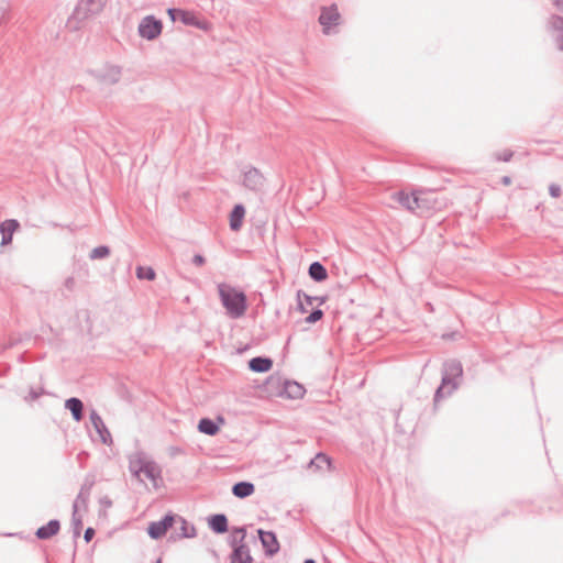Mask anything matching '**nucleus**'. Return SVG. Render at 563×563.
<instances>
[{
    "instance_id": "28",
    "label": "nucleus",
    "mask_w": 563,
    "mask_h": 563,
    "mask_svg": "<svg viewBox=\"0 0 563 563\" xmlns=\"http://www.w3.org/2000/svg\"><path fill=\"white\" fill-rule=\"evenodd\" d=\"M323 316V312L322 310L318 309V310H314L313 312H311L307 318H306V322L307 323H314L319 320H321Z\"/></svg>"
},
{
    "instance_id": "31",
    "label": "nucleus",
    "mask_w": 563,
    "mask_h": 563,
    "mask_svg": "<svg viewBox=\"0 0 563 563\" xmlns=\"http://www.w3.org/2000/svg\"><path fill=\"white\" fill-rule=\"evenodd\" d=\"M550 195L554 198H558L561 195V188L558 185H551L549 187Z\"/></svg>"
},
{
    "instance_id": "3",
    "label": "nucleus",
    "mask_w": 563,
    "mask_h": 563,
    "mask_svg": "<svg viewBox=\"0 0 563 563\" xmlns=\"http://www.w3.org/2000/svg\"><path fill=\"white\" fill-rule=\"evenodd\" d=\"M399 202L410 211L429 210L434 207L435 200L427 192L400 194Z\"/></svg>"
},
{
    "instance_id": "40",
    "label": "nucleus",
    "mask_w": 563,
    "mask_h": 563,
    "mask_svg": "<svg viewBox=\"0 0 563 563\" xmlns=\"http://www.w3.org/2000/svg\"><path fill=\"white\" fill-rule=\"evenodd\" d=\"M157 563H161V562H157Z\"/></svg>"
},
{
    "instance_id": "24",
    "label": "nucleus",
    "mask_w": 563,
    "mask_h": 563,
    "mask_svg": "<svg viewBox=\"0 0 563 563\" xmlns=\"http://www.w3.org/2000/svg\"><path fill=\"white\" fill-rule=\"evenodd\" d=\"M297 299H298V309H299V311L301 313H306L308 310H307L305 303L310 305L311 303V298L308 295L299 291L297 294Z\"/></svg>"
},
{
    "instance_id": "13",
    "label": "nucleus",
    "mask_w": 563,
    "mask_h": 563,
    "mask_svg": "<svg viewBox=\"0 0 563 563\" xmlns=\"http://www.w3.org/2000/svg\"><path fill=\"white\" fill-rule=\"evenodd\" d=\"M249 367L256 373H266L272 369L273 361L268 357H254L250 360Z\"/></svg>"
},
{
    "instance_id": "2",
    "label": "nucleus",
    "mask_w": 563,
    "mask_h": 563,
    "mask_svg": "<svg viewBox=\"0 0 563 563\" xmlns=\"http://www.w3.org/2000/svg\"><path fill=\"white\" fill-rule=\"evenodd\" d=\"M219 296L228 314L232 318H240L246 311L245 294L228 284H219Z\"/></svg>"
},
{
    "instance_id": "34",
    "label": "nucleus",
    "mask_w": 563,
    "mask_h": 563,
    "mask_svg": "<svg viewBox=\"0 0 563 563\" xmlns=\"http://www.w3.org/2000/svg\"><path fill=\"white\" fill-rule=\"evenodd\" d=\"M194 263H195L196 265H202V264L205 263V258H203L201 255H196V256L194 257Z\"/></svg>"
},
{
    "instance_id": "18",
    "label": "nucleus",
    "mask_w": 563,
    "mask_h": 563,
    "mask_svg": "<svg viewBox=\"0 0 563 563\" xmlns=\"http://www.w3.org/2000/svg\"><path fill=\"white\" fill-rule=\"evenodd\" d=\"M65 406L67 409L71 411V415L76 421H80L82 419V402L78 398H70L66 400Z\"/></svg>"
},
{
    "instance_id": "25",
    "label": "nucleus",
    "mask_w": 563,
    "mask_h": 563,
    "mask_svg": "<svg viewBox=\"0 0 563 563\" xmlns=\"http://www.w3.org/2000/svg\"><path fill=\"white\" fill-rule=\"evenodd\" d=\"M9 3L5 0H0V26L9 20Z\"/></svg>"
},
{
    "instance_id": "7",
    "label": "nucleus",
    "mask_w": 563,
    "mask_h": 563,
    "mask_svg": "<svg viewBox=\"0 0 563 563\" xmlns=\"http://www.w3.org/2000/svg\"><path fill=\"white\" fill-rule=\"evenodd\" d=\"M162 22L153 16H146L139 25L140 35L147 40H153L162 33Z\"/></svg>"
},
{
    "instance_id": "6",
    "label": "nucleus",
    "mask_w": 563,
    "mask_h": 563,
    "mask_svg": "<svg viewBox=\"0 0 563 563\" xmlns=\"http://www.w3.org/2000/svg\"><path fill=\"white\" fill-rule=\"evenodd\" d=\"M340 22L341 14L336 4L321 8L319 23L321 24L324 34H330L331 30L338 26Z\"/></svg>"
},
{
    "instance_id": "22",
    "label": "nucleus",
    "mask_w": 563,
    "mask_h": 563,
    "mask_svg": "<svg viewBox=\"0 0 563 563\" xmlns=\"http://www.w3.org/2000/svg\"><path fill=\"white\" fill-rule=\"evenodd\" d=\"M285 393L292 398H300L303 396L305 389L296 382L285 383Z\"/></svg>"
},
{
    "instance_id": "21",
    "label": "nucleus",
    "mask_w": 563,
    "mask_h": 563,
    "mask_svg": "<svg viewBox=\"0 0 563 563\" xmlns=\"http://www.w3.org/2000/svg\"><path fill=\"white\" fill-rule=\"evenodd\" d=\"M309 275L318 282H322L328 277L325 268L318 262H314L309 267Z\"/></svg>"
},
{
    "instance_id": "5",
    "label": "nucleus",
    "mask_w": 563,
    "mask_h": 563,
    "mask_svg": "<svg viewBox=\"0 0 563 563\" xmlns=\"http://www.w3.org/2000/svg\"><path fill=\"white\" fill-rule=\"evenodd\" d=\"M167 14L174 22L179 19L184 24L194 25L203 31H209L211 24L206 20H200L194 12L178 9H168Z\"/></svg>"
},
{
    "instance_id": "12",
    "label": "nucleus",
    "mask_w": 563,
    "mask_h": 563,
    "mask_svg": "<svg viewBox=\"0 0 563 563\" xmlns=\"http://www.w3.org/2000/svg\"><path fill=\"white\" fill-rule=\"evenodd\" d=\"M263 176L256 168H250L244 173L243 185L252 190L258 189Z\"/></svg>"
},
{
    "instance_id": "17",
    "label": "nucleus",
    "mask_w": 563,
    "mask_h": 563,
    "mask_svg": "<svg viewBox=\"0 0 563 563\" xmlns=\"http://www.w3.org/2000/svg\"><path fill=\"white\" fill-rule=\"evenodd\" d=\"M331 468V461L325 454H317L309 464L311 471H329Z\"/></svg>"
},
{
    "instance_id": "36",
    "label": "nucleus",
    "mask_w": 563,
    "mask_h": 563,
    "mask_svg": "<svg viewBox=\"0 0 563 563\" xmlns=\"http://www.w3.org/2000/svg\"><path fill=\"white\" fill-rule=\"evenodd\" d=\"M501 183L505 185V186H509L511 184V179L510 177L508 176H505L501 178Z\"/></svg>"
},
{
    "instance_id": "1",
    "label": "nucleus",
    "mask_w": 563,
    "mask_h": 563,
    "mask_svg": "<svg viewBox=\"0 0 563 563\" xmlns=\"http://www.w3.org/2000/svg\"><path fill=\"white\" fill-rule=\"evenodd\" d=\"M130 471L142 483L157 489L162 486V471L159 466L143 454L136 453L130 456Z\"/></svg>"
},
{
    "instance_id": "8",
    "label": "nucleus",
    "mask_w": 563,
    "mask_h": 563,
    "mask_svg": "<svg viewBox=\"0 0 563 563\" xmlns=\"http://www.w3.org/2000/svg\"><path fill=\"white\" fill-rule=\"evenodd\" d=\"M174 521H175L174 516L168 515L161 521L151 522L147 528V532H148L150 537L152 539L162 538L163 536H165L167 530L173 526Z\"/></svg>"
},
{
    "instance_id": "20",
    "label": "nucleus",
    "mask_w": 563,
    "mask_h": 563,
    "mask_svg": "<svg viewBox=\"0 0 563 563\" xmlns=\"http://www.w3.org/2000/svg\"><path fill=\"white\" fill-rule=\"evenodd\" d=\"M210 527L218 533H223L228 529V520L224 515H214L210 518Z\"/></svg>"
},
{
    "instance_id": "11",
    "label": "nucleus",
    "mask_w": 563,
    "mask_h": 563,
    "mask_svg": "<svg viewBox=\"0 0 563 563\" xmlns=\"http://www.w3.org/2000/svg\"><path fill=\"white\" fill-rule=\"evenodd\" d=\"M19 228H20V223L14 219L2 221L1 227H0V233L2 235V239H1L2 246H7L12 243L13 234L15 231L19 230Z\"/></svg>"
},
{
    "instance_id": "32",
    "label": "nucleus",
    "mask_w": 563,
    "mask_h": 563,
    "mask_svg": "<svg viewBox=\"0 0 563 563\" xmlns=\"http://www.w3.org/2000/svg\"><path fill=\"white\" fill-rule=\"evenodd\" d=\"M266 385H279L280 384V378L278 376H275V375H271L267 379H266Z\"/></svg>"
},
{
    "instance_id": "30",
    "label": "nucleus",
    "mask_w": 563,
    "mask_h": 563,
    "mask_svg": "<svg viewBox=\"0 0 563 563\" xmlns=\"http://www.w3.org/2000/svg\"><path fill=\"white\" fill-rule=\"evenodd\" d=\"M498 159L508 162L512 157V152L509 150H505L497 154Z\"/></svg>"
},
{
    "instance_id": "19",
    "label": "nucleus",
    "mask_w": 563,
    "mask_h": 563,
    "mask_svg": "<svg viewBox=\"0 0 563 563\" xmlns=\"http://www.w3.org/2000/svg\"><path fill=\"white\" fill-rule=\"evenodd\" d=\"M255 488L252 483L241 482L233 486L232 492L239 498H245L254 493Z\"/></svg>"
},
{
    "instance_id": "16",
    "label": "nucleus",
    "mask_w": 563,
    "mask_h": 563,
    "mask_svg": "<svg viewBox=\"0 0 563 563\" xmlns=\"http://www.w3.org/2000/svg\"><path fill=\"white\" fill-rule=\"evenodd\" d=\"M59 522L57 520H51L46 526L37 529L36 536L40 539H48L55 536L59 531Z\"/></svg>"
},
{
    "instance_id": "9",
    "label": "nucleus",
    "mask_w": 563,
    "mask_h": 563,
    "mask_svg": "<svg viewBox=\"0 0 563 563\" xmlns=\"http://www.w3.org/2000/svg\"><path fill=\"white\" fill-rule=\"evenodd\" d=\"M258 537L267 555L272 556L279 551L276 534L271 531L258 530Z\"/></svg>"
},
{
    "instance_id": "33",
    "label": "nucleus",
    "mask_w": 563,
    "mask_h": 563,
    "mask_svg": "<svg viewBox=\"0 0 563 563\" xmlns=\"http://www.w3.org/2000/svg\"><path fill=\"white\" fill-rule=\"evenodd\" d=\"M93 536H95V530L92 528L86 529L85 536H84L85 541L90 542L92 540Z\"/></svg>"
},
{
    "instance_id": "29",
    "label": "nucleus",
    "mask_w": 563,
    "mask_h": 563,
    "mask_svg": "<svg viewBox=\"0 0 563 563\" xmlns=\"http://www.w3.org/2000/svg\"><path fill=\"white\" fill-rule=\"evenodd\" d=\"M181 530H183V533H181L183 537L189 538L192 536L194 528L188 527L187 522L185 520H181Z\"/></svg>"
},
{
    "instance_id": "38",
    "label": "nucleus",
    "mask_w": 563,
    "mask_h": 563,
    "mask_svg": "<svg viewBox=\"0 0 563 563\" xmlns=\"http://www.w3.org/2000/svg\"><path fill=\"white\" fill-rule=\"evenodd\" d=\"M303 563H316L313 560H306Z\"/></svg>"
},
{
    "instance_id": "4",
    "label": "nucleus",
    "mask_w": 563,
    "mask_h": 563,
    "mask_svg": "<svg viewBox=\"0 0 563 563\" xmlns=\"http://www.w3.org/2000/svg\"><path fill=\"white\" fill-rule=\"evenodd\" d=\"M106 0H79L68 25L71 26L73 21H80L99 13Z\"/></svg>"
},
{
    "instance_id": "15",
    "label": "nucleus",
    "mask_w": 563,
    "mask_h": 563,
    "mask_svg": "<svg viewBox=\"0 0 563 563\" xmlns=\"http://www.w3.org/2000/svg\"><path fill=\"white\" fill-rule=\"evenodd\" d=\"M231 563H252V556L245 545H236L231 555Z\"/></svg>"
},
{
    "instance_id": "23",
    "label": "nucleus",
    "mask_w": 563,
    "mask_h": 563,
    "mask_svg": "<svg viewBox=\"0 0 563 563\" xmlns=\"http://www.w3.org/2000/svg\"><path fill=\"white\" fill-rule=\"evenodd\" d=\"M136 276L139 279L153 280L155 278V272L152 267L139 266L136 268Z\"/></svg>"
},
{
    "instance_id": "10",
    "label": "nucleus",
    "mask_w": 563,
    "mask_h": 563,
    "mask_svg": "<svg viewBox=\"0 0 563 563\" xmlns=\"http://www.w3.org/2000/svg\"><path fill=\"white\" fill-rule=\"evenodd\" d=\"M225 420L221 416L217 417L216 421L208 418H202L198 423V430L201 433L208 435H216L220 431L221 426H223Z\"/></svg>"
},
{
    "instance_id": "39",
    "label": "nucleus",
    "mask_w": 563,
    "mask_h": 563,
    "mask_svg": "<svg viewBox=\"0 0 563 563\" xmlns=\"http://www.w3.org/2000/svg\"><path fill=\"white\" fill-rule=\"evenodd\" d=\"M442 389H443V387H440V388L438 389V395H439V394H441Z\"/></svg>"
},
{
    "instance_id": "27",
    "label": "nucleus",
    "mask_w": 563,
    "mask_h": 563,
    "mask_svg": "<svg viewBox=\"0 0 563 563\" xmlns=\"http://www.w3.org/2000/svg\"><path fill=\"white\" fill-rule=\"evenodd\" d=\"M555 29L561 32L556 37V42L560 49H563V19H556L554 22Z\"/></svg>"
},
{
    "instance_id": "14",
    "label": "nucleus",
    "mask_w": 563,
    "mask_h": 563,
    "mask_svg": "<svg viewBox=\"0 0 563 563\" xmlns=\"http://www.w3.org/2000/svg\"><path fill=\"white\" fill-rule=\"evenodd\" d=\"M245 216V209L242 205H236L230 213V228L233 231H239L242 227Z\"/></svg>"
},
{
    "instance_id": "35",
    "label": "nucleus",
    "mask_w": 563,
    "mask_h": 563,
    "mask_svg": "<svg viewBox=\"0 0 563 563\" xmlns=\"http://www.w3.org/2000/svg\"><path fill=\"white\" fill-rule=\"evenodd\" d=\"M234 538H235V539H236V538H240V540H243V539L245 538V532H244V530H242V529H241V530H236V531L234 532Z\"/></svg>"
},
{
    "instance_id": "26",
    "label": "nucleus",
    "mask_w": 563,
    "mask_h": 563,
    "mask_svg": "<svg viewBox=\"0 0 563 563\" xmlns=\"http://www.w3.org/2000/svg\"><path fill=\"white\" fill-rule=\"evenodd\" d=\"M109 253H110L109 247H107V246H98V247L92 250V252L90 254V257L92 260L103 258V257H107L109 255Z\"/></svg>"
},
{
    "instance_id": "37",
    "label": "nucleus",
    "mask_w": 563,
    "mask_h": 563,
    "mask_svg": "<svg viewBox=\"0 0 563 563\" xmlns=\"http://www.w3.org/2000/svg\"><path fill=\"white\" fill-rule=\"evenodd\" d=\"M92 420H93V422H95V424H96V426H97L96 420H98L99 422H101V421H100V417H98V416H96V417H95V415L92 416Z\"/></svg>"
}]
</instances>
